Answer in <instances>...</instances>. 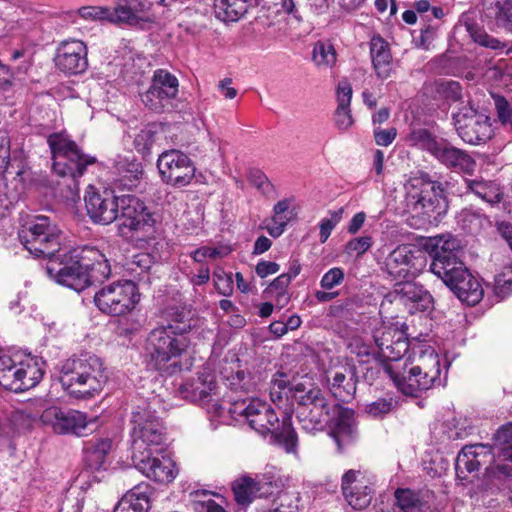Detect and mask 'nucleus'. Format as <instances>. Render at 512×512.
Masks as SVG:
<instances>
[{"label": "nucleus", "mask_w": 512, "mask_h": 512, "mask_svg": "<svg viewBox=\"0 0 512 512\" xmlns=\"http://www.w3.org/2000/svg\"><path fill=\"white\" fill-rule=\"evenodd\" d=\"M344 279V272L341 268L334 267L328 270L322 277L320 285L326 290H330L341 284Z\"/></svg>", "instance_id": "obj_59"}, {"label": "nucleus", "mask_w": 512, "mask_h": 512, "mask_svg": "<svg viewBox=\"0 0 512 512\" xmlns=\"http://www.w3.org/2000/svg\"><path fill=\"white\" fill-rule=\"evenodd\" d=\"M191 505L194 512H227L225 498L209 491H197Z\"/></svg>", "instance_id": "obj_43"}, {"label": "nucleus", "mask_w": 512, "mask_h": 512, "mask_svg": "<svg viewBox=\"0 0 512 512\" xmlns=\"http://www.w3.org/2000/svg\"><path fill=\"white\" fill-rule=\"evenodd\" d=\"M290 392L298 404L296 413L301 428L307 433L322 431L331 419L330 405L322 390L305 380L297 382Z\"/></svg>", "instance_id": "obj_11"}, {"label": "nucleus", "mask_w": 512, "mask_h": 512, "mask_svg": "<svg viewBox=\"0 0 512 512\" xmlns=\"http://www.w3.org/2000/svg\"><path fill=\"white\" fill-rule=\"evenodd\" d=\"M155 130L152 126H147L144 129H142L134 139V146L135 149L143 154H149L150 149L155 142Z\"/></svg>", "instance_id": "obj_55"}, {"label": "nucleus", "mask_w": 512, "mask_h": 512, "mask_svg": "<svg viewBox=\"0 0 512 512\" xmlns=\"http://www.w3.org/2000/svg\"><path fill=\"white\" fill-rule=\"evenodd\" d=\"M372 337L377 352L372 351L370 346H365L362 351L358 352V355L377 353L383 362L384 373L388 365H403L402 358L414 343V341H408L403 326H400L398 323H380L375 326Z\"/></svg>", "instance_id": "obj_15"}, {"label": "nucleus", "mask_w": 512, "mask_h": 512, "mask_svg": "<svg viewBox=\"0 0 512 512\" xmlns=\"http://www.w3.org/2000/svg\"><path fill=\"white\" fill-rule=\"evenodd\" d=\"M192 324L184 311L171 313V320L150 331L144 343L147 364L158 371L173 373L179 369V360L191 346Z\"/></svg>", "instance_id": "obj_1"}, {"label": "nucleus", "mask_w": 512, "mask_h": 512, "mask_svg": "<svg viewBox=\"0 0 512 512\" xmlns=\"http://www.w3.org/2000/svg\"><path fill=\"white\" fill-rule=\"evenodd\" d=\"M409 245L396 247L384 261V271L397 282L410 279L419 272L422 263Z\"/></svg>", "instance_id": "obj_26"}, {"label": "nucleus", "mask_w": 512, "mask_h": 512, "mask_svg": "<svg viewBox=\"0 0 512 512\" xmlns=\"http://www.w3.org/2000/svg\"><path fill=\"white\" fill-rule=\"evenodd\" d=\"M410 140L414 145L428 151L441 164L455 172L472 174L476 168V161L467 151L451 145L444 139L436 138L426 129L413 130Z\"/></svg>", "instance_id": "obj_14"}, {"label": "nucleus", "mask_w": 512, "mask_h": 512, "mask_svg": "<svg viewBox=\"0 0 512 512\" xmlns=\"http://www.w3.org/2000/svg\"><path fill=\"white\" fill-rule=\"evenodd\" d=\"M393 294L394 299H398L411 313L425 311L430 308L432 303L429 292L408 279L397 282Z\"/></svg>", "instance_id": "obj_30"}, {"label": "nucleus", "mask_w": 512, "mask_h": 512, "mask_svg": "<svg viewBox=\"0 0 512 512\" xmlns=\"http://www.w3.org/2000/svg\"><path fill=\"white\" fill-rule=\"evenodd\" d=\"M299 494L295 491L281 490L273 499L267 512H297Z\"/></svg>", "instance_id": "obj_48"}, {"label": "nucleus", "mask_w": 512, "mask_h": 512, "mask_svg": "<svg viewBox=\"0 0 512 512\" xmlns=\"http://www.w3.org/2000/svg\"><path fill=\"white\" fill-rule=\"evenodd\" d=\"M114 166L118 174L122 177L121 181L125 186H133L142 176V164L134 156L118 155L114 159Z\"/></svg>", "instance_id": "obj_42"}, {"label": "nucleus", "mask_w": 512, "mask_h": 512, "mask_svg": "<svg viewBox=\"0 0 512 512\" xmlns=\"http://www.w3.org/2000/svg\"><path fill=\"white\" fill-rule=\"evenodd\" d=\"M248 6L249 0H214L215 15L224 22L238 21Z\"/></svg>", "instance_id": "obj_41"}, {"label": "nucleus", "mask_w": 512, "mask_h": 512, "mask_svg": "<svg viewBox=\"0 0 512 512\" xmlns=\"http://www.w3.org/2000/svg\"><path fill=\"white\" fill-rule=\"evenodd\" d=\"M53 159V171L61 177H69L71 199L78 197L77 179L88 165L94 164L95 157L81 152L77 144L65 132L53 133L47 140Z\"/></svg>", "instance_id": "obj_10"}, {"label": "nucleus", "mask_w": 512, "mask_h": 512, "mask_svg": "<svg viewBox=\"0 0 512 512\" xmlns=\"http://www.w3.org/2000/svg\"><path fill=\"white\" fill-rule=\"evenodd\" d=\"M132 460L138 471L155 482L170 483L178 473L175 462L164 447L132 455Z\"/></svg>", "instance_id": "obj_21"}, {"label": "nucleus", "mask_w": 512, "mask_h": 512, "mask_svg": "<svg viewBox=\"0 0 512 512\" xmlns=\"http://www.w3.org/2000/svg\"><path fill=\"white\" fill-rule=\"evenodd\" d=\"M500 459L512 462V423H508L497 430L494 435V448L492 452Z\"/></svg>", "instance_id": "obj_47"}, {"label": "nucleus", "mask_w": 512, "mask_h": 512, "mask_svg": "<svg viewBox=\"0 0 512 512\" xmlns=\"http://www.w3.org/2000/svg\"><path fill=\"white\" fill-rule=\"evenodd\" d=\"M498 117L504 124H509L512 130V108L504 98L496 100Z\"/></svg>", "instance_id": "obj_63"}, {"label": "nucleus", "mask_w": 512, "mask_h": 512, "mask_svg": "<svg viewBox=\"0 0 512 512\" xmlns=\"http://www.w3.org/2000/svg\"><path fill=\"white\" fill-rule=\"evenodd\" d=\"M466 188L488 203H497L501 199L499 187L490 181L464 179Z\"/></svg>", "instance_id": "obj_45"}, {"label": "nucleus", "mask_w": 512, "mask_h": 512, "mask_svg": "<svg viewBox=\"0 0 512 512\" xmlns=\"http://www.w3.org/2000/svg\"><path fill=\"white\" fill-rule=\"evenodd\" d=\"M116 221L120 236L135 241H146L153 236L157 219L140 199L132 195H122L119 217Z\"/></svg>", "instance_id": "obj_13"}, {"label": "nucleus", "mask_w": 512, "mask_h": 512, "mask_svg": "<svg viewBox=\"0 0 512 512\" xmlns=\"http://www.w3.org/2000/svg\"><path fill=\"white\" fill-rule=\"evenodd\" d=\"M213 282L219 294L223 296L232 295L234 290L232 273H227L218 267L213 272Z\"/></svg>", "instance_id": "obj_53"}, {"label": "nucleus", "mask_w": 512, "mask_h": 512, "mask_svg": "<svg viewBox=\"0 0 512 512\" xmlns=\"http://www.w3.org/2000/svg\"><path fill=\"white\" fill-rule=\"evenodd\" d=\"M436 92L441 98L451 102L459 101L463 95L460 83L453 80L437 81Z\"/></svg>", "instance_id": "obj_51"}, {"label": "nucleus", "mask_w": 512, "mask_h": 512, "mask_svg": "<svg viewBox=\"0 0 512 512\" xmlns=\"http://www.w3.org/2000/svg\"><path fill=\"white\" fill-rule=\"evenodd\" d=\"M84 201L87 214L94 223L108 225L119 217L120 196H115L110 190L99 192L89 186Z\"/></svg>", "instance_id": "obj_22"}, {"label": "nucleus", "mask_w": 512, "mask_h": 512, "mask_svg": "<svg viewBox=\"0 0 512 512\" xmlns=\"http://www.w3.org/2000/svg\"><path fill=\"white\" fill-rule=\"evenodd\" d=\"M448 287L460 301L468 305L479 303L484 294L480 282L467 268L464 271H460V275L454 280L450 279Z\"/></svg>", "instance_id": "obj_34"}, {"label": "nucleus", "mask_w": 512, "mask_h": 512, "mask_svg": "<svg viewBox=\"0 0 512 512\" xmlns=\"http://www.w3.org/2000/svg\"><path fill=\"white\" fill-rule=\"evenodd\" d=\"M426 248L432 256L430 271L440 278L447 286L449 280H454L466 267L460 260L461 243L452 235H438L430 238Z\"/></svg>", "instance_id": "obj_16"}, {"label": "nucleus", "mask_w": 512, "mask_h": 512, "mask_svg": "<svg viewBox=\"0 0 512 512\" xmlns=\"http://www.w3.org/2000/svg\"><path fill=\"white\" fill-rule=\"evenodd\" d=\"M405 206L421 225L437 224L446 214L448 201L443 183L426 173H417L405 183Z\"/></svg>", "instance_id": "obj_5"}, {"label": "nucleus", "mask_w": 512, "mask_h": 512, "mask_svg": "<svg viewBox=\"0 0 512 512\" xmlns=\"http://www.w3.org/2000/svg\"><path fill=\"white\" fill-rule=\"evenodd\" d=\"M103 360L95 354L84 353L65 360L60 366L62 388L76 399L99 395L108 381Z\"/></svg>", "instance_id": "obj_4"}, {"label": "nucleus", "mask_w": 512, "mask_h": 512, "mask_svg": "<svg viewBox=\"0 0 512 512\" xmlns=\"http://www.w3.org/2000/svg\"><path fill=\"white\" fill-rule=\"evenodd\" d=\"M396 504L402 512H432L429 492H415L410 489L395 491Z\"/></svg>", "instance_id": "obj_36"}, {"label": "nucleus", "mask_w": 512, "mask_h": 512, "mask_svg": "<svg viewBox=\"0 0 512 512\" xmlns=\"http://www.w3.org/2000/svg\"><path fill=\"white\" fill-rule=\"evenodd\" d=\"M331 434L340 450L353 442L357 434L353 411L338 409Z\"/></svg>", "instance_id": "obj_38"}, {"label": "nucleus", "mask_w": 512, "mask_h": 512, "mask_svg": "<svg viewBox=\"0 0 512 512\" xmlns=\"http://www.w3.org/2000/svg\"><path fill=\"white\" fill-rule=\"evenodd\" d=\"M458 223L462 225L463 229L473 231L481 223V216L468 210H463L458 217Z\"/></svg>", "instance_id": "obj_61"}, {"label": "nucleus", "mask_w": 512, "mask_h": 512, "mask_svg": "<svg viewBox=\"0 0 512 512\" xmlns=\"http://www.w3.org/2000/svg\"><path fill=\"white\" fill-rule=\"evenodd\" d=\"M54 266L53 260L47 265L46 272L50 279L57 284L81 292L92 284V278L98 279L96 275L90 274L89 264L81 261H73L70 264H58Z\"/></svg>", "instance_id": "obj_23"}, {"label": "nucleus", "mask_w": 512, "mask_h": 512, "mask_svg": "<svg viewBox=\"0 0 512 512\" xmlns=\"http://www.w3.org/2000/svg\"><path fill=\"white\" fill-rule=\"evenodd\" d=\"M87 54V45L82 40H63L56 49L55 65L66 74H80L88 66Z\"/></svg>", "instance_id": "obj_25"}, {"label": "nucleus", "mask_w": 512, "mask_h": 512, "mask_svg": "<svg viewBox=\"0 0 512 512\" xmlns=\"http://www.w3.org/2000/svg\"><path fill=\"white\" fill-rule=\"evenodd\" d=\"M370 53L377 77L382 80L389 78L392 72V57L388 43L379 36L373 37L370 43Z\"/></svg>", "instance_id": "obj_39"}, {"label": "nucleus", "mask_w": 512, "mask_h": 512, "mask_svg": "<svg viewBox=\"0 0 512 512\" xmlns=\"http://www.w3.org/2000/svg\"><path fill=\"white\" fill-rule=\"evenodd\" d=\"M226 414L230 418L220 424L230 425L234 420L243 418L259 434H270L272 442L286 453L297 454L298 437L289 414L279 420L271 405L259 398H233Z\"/></svg>", "instance_id": "obj_2"}, {"label": "nucleus", "mask_w": 512, "mask_h": 512, "mask_svg": "<svg viewBox=\"0 0 512 512\" xmlns=\"http://www.w3.org/2000/svg\"><path fill=\"white\" fill-rule=\"evenodd\" d=\"M78 14L85 20L111 22L112 14L111 9L99 6H85L78 10Z\"/></svg>", "instance_id": "obj_56"}, {"label": "nucleus", "mask_w": 512, "mask_h": 512, "mask_svg": "<svg viewBox=\"0 0 512 512\" xmlns=\"http://www.w3.org/2000/svg\"><path fill=\"white\" fill-rule=\"evenodd\" d=\"M151 4L146 0H117L111 9V22L137 25L140 22H152Z\"/></svg>", "instance_id": "obj_29"}, {"label": "nucleus", "mask_w": 512, "mask_h": 512, "mask_svg": "<svg viewBox=\"0 0 512 512\" xmlns=\"http://www.w3.org/2000/svg\"><path fill=\"white\" fill-rule=\"evenodd\" d=\"M372 242L370 236L356 237L347 242L345 250L349 255L360 256L372 246Z\"/></svg>", "instance_id": "obj_57"}, {"label": "nucleus", "mask_w": 512, "mask_h": 512, "mask_svg": "<svg viewBox=\"0 0 512 512\" xmlns=\"http://www.w3.org/2000/svg\"><path fill=\"white\" fill-rule=\"evenodd\" d=\"M393 407L392 399H377L366 405L365 411L372 417H381L391 411Z\"/></svg>", "instance_id": "obj_58"}, {"label": "nucleus", "mask_w": 512, "mask_h": 512, "mask_svg": "<svg viewBox=\"0 0 512 512\" xmlns=\"http://www.w3.org/2000/svg\"><path fill=\"white\" fill-rule=\"evenodd\" d=\"M344 212V208H339L337 210L329 211V218H323L320 221V241L321 243H325L327 239L330 237L331 232L336 227V225L341 221L342 215Z\"/></svg>", "instance_id": "obj_54"}, {"label": "nucleus", "mask_w": 512, "mask_h": 512, "mask_svg": "<svg viewBox=\"0 0 512 512\" xmlns=\"http://www.w3.org/2000/svg\"><path fill=\"white\" fill-rule=\"evenodd\" d=\"M157 168L162 181L175 188L188 186L196 173L192 159L178 149L163 151L157 159Z\"/></svg>", "instance_id": "obj_18"}, {"label": "nucleus", "mask_w": 512, "mask_h": 512, "mask_svg": "<svg viewBox=\"0 0 512 512\" xmlns=\"http://www.w3.org/2000/svg\"><path fill=\"white\" fill-rule=\"evenodd\" d=\"M56 224L44 215L35 216L19 232L24 248L34 257L60 259L61 235Z\"/></svg>", "instance_id": "obj_12"}, {"label": "nucleus", "mask_w": 512, "mask_h": 512, "mask_svg": "<svg viewBox=\"0 0 512 512\" xmlns=\"http://www.w3.org/2000/svg\"><path fill=\"white\" fill-rule=\"evenodd\" d=\"M112 449V441L109 438L95 439L85 446L86 464L93 470L104 468L106 457Z\"/></svg>", "instance_id": "obj_40"}, {"label": "nucleus", "mask_w": 512, "mask_h": 512, "mask_svg": "<svg viewBox=\"0 0 512 512\" xmlns=\"http://www.w3.org/2000/svg\"><path fill=\"white\" fill-rule=\"evenodd\" d=\"M397 135V131L395 128L389 129H375L374 130V138L375 142L379 146H388L390 145Z\"/></svg>", "instance_id": "obj_64"}, {"label": "nucleus", "mask_w": 512, "mask_h": 512, "mask_svg": "<svg viewBox=\"0 0 512 512\" xmlns=\"http://www.w3.org/2000/svg\"><path fill=\"white\" fill-rule=\"evenodd\" d=\"M352 86L347 80H341L336 89L337 109L334 115V122L339 130L346 131L353 124L351 114Z\"/></svg>", "instance_id": "obj_35"}, {"label": "nucleus", "mask_w": 512, "mask_h": 512, "mask_svg": "<svg viewBox=\"0 0 512 512\" xmlns=\"http://www.w3.org/2000/svg\"><path fill=\"white\" fill-rule=\"evenodd\" d=\"M18 414L26 422L27 427H49L59 435L84 436L89 424L85 413L72 409L63 410L49 405L48 401L42 398L29 400Z\"/></svg>", "instance_id": "obj_7"}, {"label": "nucleus", "mask_w": 512, "mask_h": 512, "mask_svg": "<svg viewBox=\"0 0 512 512\" xmlns=\"http://www.w3.org/2000/svg\"><path fill=\"white\" fill-rule=\"evenodd\" d=\"M280 487L279 481L269 473L255 478L244 476L233 484L235 500L240 505H248L256 497H268Z\"/></svg>", "instance_id": "obj_24"}, {"label": "nucleus", "mask_w": 512, "mask_h": 512, "mask_svg": "<svg viewBox=\"0 0 512 512\" xmlns=\"http://www.w3.org/2000/svg\"><path fill=\"white\" fill-rule=\"evenodd\" d=\"M140 301V293L131 280H119L101 287L94 295L96 307L109 316L131 313Z\"/></svg>", "instance_id": "obj_17"}, {"label": "nucleus", "mask_w": 512, "mask_h": 512, "mask_svg": "<svg viewBox=\"0 0 512 512\" xmlns=\"http://www.w3.org/2000/svg\"><path fill=\"white\" fill-rule=\"evenodd\" d=\"M179 92V80L166 69L154 71L151 85L141 95V100L146 108L160 113L171 105Z\"/></svg>", "instance_id": "obj_20"}, {"label": "nucleus", "mask_w": 512, "mask_h": 512, "mask_svg": "<svg viewBox=\"0 0 512 512\" xmlns=\"http://www.w3.org/2000/svg\"><path fill=\"white\" fill-rule=\"evenodd\" d=\"M452 118L458 136L468 144L478 145L492 136L490 118L471 105L459 108Z\"/></svg>", "instance_id": "obj_19"}, {"label": "nucleus", "mask_w": 512, "mask_h": 512, "mask_svg": "<svg viewBox=\"0 0 512 512\" xmlns=\"http://www.w3.org/2000/svg\"><path fill=\"white\" fill-rule=\"evenodd\" d=\"M180 393L183 398L204 407L211 421L220 424L230 418L226 410L233 397L227 396L225 399L215 373L208 366L202 367L195 377L187 379L180 386Z\"/></svg>", "instance_id": "obj_8"}, {"label": "nucleus", "mask_w": 512, "mask_h": 512, "mask_svg": "<svg viewBox=\"0 0 512 512\" xmlns=\"http://www.w3.org/2000/svg\"><path fill=\"white\" fill-rule=\"evenodd\" d=\"M248 180L266 198L273 199L276 197L275 186L261 170H250Z\"/></svg>", "instance_id": "obj_50"}, {"label": "nucleus", "mask_w": 512, "mask_h": 512, "mask_svg": "<svg viewBox=\"0 0 512 512\" xmlns=\"http://www.w3.org/2000/svg\"><path fill=\"white\" fill-rule=\"evenodd\" d=\"M152 265V258L147 253H139L133 256L132 261L129 264V269L137 274L148 271Z\"/></svg>", "instance_id": "obj_60"}, {"label": "nucleus", "mask_w": 512, "mask_h": 512, "mask_svg": "<svg viewBox=\"0 0 512 512\" xmlns=\"http://www.w3.org/2000/svg\"><path fill=\"white\" fill-rule=\"evenodd\" d=\"M43 364L37 357L0 347V386L13 392L35 387L43 377Z\"/></svg>", "instance_id": "obj_9"}, {"label": "nucleus", "mask_w": 512, "mask_h": 512, "mask_svg": "<svg viewBox=\"0 0 512 512\" xmlns=\"http://www.w3.org/2000/svg\"><path fill=\"white\" fill-rule=\"evenodd\" d=\"M0 176L2 175L6 181L14 184V189L21 193L25 188L28 170L22 160H13L9 162L10 141L0 136Z\"/></svg>", "instance_id": "obj_32"}, {"label": "nucleus", "mask_w": 512, "mask_h": 512, "mask_svg": "<svg viewBox=\"0 0 512 512\" xmlns=\"http://www.w3.org/2000/svg\"><path fill=\"white\" fill-rule=\"evenodd\" d=\"M314 64L321 69L331 68L336 64L337 54L330 41H317L312 52Z\"/></svg>", "instance_id": "obj_46"}, {"label": "nucleus", "mask_w": 512, "mask_h": 512, "mask_svg": "<svg viewBox=\"0 0 512 512\" xmlns=\"http://www.w3.org/2000/svg\"><path fill=\"white\" fill-rule=\"evenodd\" d=\"M167 410L163 399L154 395L140 400L131 416L132 455L163 447L165 428L162 416Z\"/></svg>", "instance_id": "obj_6"}, {"label": "nucleus", "mask_w": 512, "mask_h": 512, "mask_svg": "<svg viewBox=\"0 0 512 512\" xmlns=\"http://www.w3.org/2000/svg\"><path fill=\"white\" fill-rule=\"evenodd\" d=\"M495 292L502 298L512 293V276L510 274L503 273L495 278Z\"/></svg>", "instance_id": "obj_62"}, {"label": "nucleus", "mask_w": 512, "mask_h": 512, "mask_svg": "<svg viewBox=\"0 0 512 512\" xmlns=\"http://www.w3.org/2000/svg\"><path fill=\"white\" fill-rule=\"evenodd\" d=\"M385 374L400 392L417 396L422 391L442 384L441 359L432 346L414 340L411 353L403 365H388Z\"/></svg>", "instance_id": "obj_3"}, {"label": "nucleus", "mask_w": 512, "mask_h": 512, "mask_svg": "<svg viewBox=\"0 0 512 512\" xmlns=\"http://www.w3.org/2000/svg\"><path fill=\"white\" fill-rule=\"evenodd\" d=\"M226 387L232 392L248 393L256 388V382L249 372L238 370L226 377Z\"/></svg>", "instance_id": "obj_49"}, {"label": "nucleus", "mask_w": 512, "mask_h": 512, "mask_svg": "<svg viewBox=\"0 0 512 512\" xmlns=\"http://www.w3.org/2000/svg\"><path fill=\"white\" fill-rule=\"evenodd\" d=\"M150 494L151 488L148 484L137 485L122 497L114 512H147Z\"/></svg>", "instance_id": "obj_37"}, {"label": "nucleus", "mask_w": 512, "mask_h": 512, "mask_svg": "<svg viewBox=\"0 0 512 512\" xmlns=\"http://www.w3.org/2000/svg\"><path fill=\"white\" fill-rule=\"evenodd\" d=\"M494 453L492 447L486 444L467 445L458 453L455 470L461 479H466L467 475L479 469V466L487 462H492Z\"/></svg>", "instance_id": "obj_28"}, {"label": "nucleus", "mask_w": 512, "mask_h": 512, "mask_svg": "<svg viewBox=\"0 0 512 512\" xmlns=\"http://www.w3.org/2000/svg\"><path fill=\"white\" fill-rule=\"evenodd\" d=\"M345 371H335L332 375L331 391L340 401H347L355 392L354 373L350 368Z\"/></svg>", "instance_id": "obj_44"}, {"label": "nucleus", "mask_w": 512, "mask_h": 512, "mask_svg": "<svg viewBox=\"0 0 512 512\" xmlns=\"http://www.w3.org/2000/svg\"><path fill=\"white\" fill-rule=\"evenodd\" d=\"M297 215L298 205L295 197L290 196L277 201L272 209L271 224L266 227L267 232L274 238L281 236Z\"/></svg>", "instance_id": "obj_33"}, {"label": "nucleus", "mask_w": 512, "mask_h": 512, "mask_svg": "<svg viewBox=\"0 0 512 512\" xmlns=\"http://www.w3.org/2000/svg\"><path fill=\"white\" fill-rule=\"evenodd\" d=\"M343 496L354 509L366 508L372 499L371 481L360 470H348L342 476Z\"/></svg>", "instance_id": "obj_27"}, {"label": "nucleus", "mask_w": 512, "mask_h": 512, "mask_svg": "<svg viewBox=\"0 0 512 512\" xmlns=\"http://www.w3.org/2000/svg\"><path fill=\"white\" fill-rule=\"evenodd\" d=\"M496 24L512 32V0H500L496 3Z\"/></svg>", "instance_id": "obj_52"}, {"label": "nucleus", "mask_w": 512, "mask_h": 512, "mask_svg": "<svg viewBox=\"0 0 512 512\" xmlns=\"http://www.w3.org/2000/svg\"><path fill=\"white\" fill-rule=\"evenodd\" d=\"M455 33L466 32L473 42L478 45L492 49L495 51H504L509 54L512 49L507 48L505 42H501L499 39L490 36L486 31L479 26L471 13H464L459 19V22L454 28Z\"/></svg>", "instance_id": "obj_31"}]
</instances>
